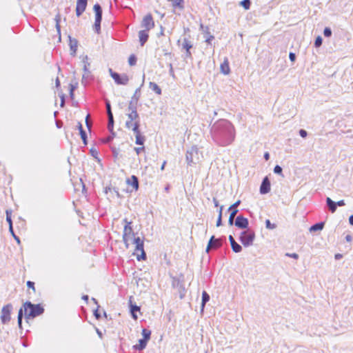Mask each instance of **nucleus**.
<instances>
[{
    "label": "nucleus",
    "instance_id": "nucleus-1",
    "mask_svg": "<svg viewBox=\"0 0 353 353\" xmlns=\"http://www.w3.org/2000/svg\"><path fill=\"white\" fill-rule=\"evenodd\" d=\"M210 134L214 142L222 147L230 145L235 139V129L227 119H219L210 128Z\"/></svg>",
    "mask_w": 353,
    "mask_h": 353
},
{
    "label": "nucleus",
    "instance_id": "nucleus-2",
    "mask_svg": "<svg viewBox=\"0 0 353 353\" xmlns=\"http://www.w3.org/2000/svg\"><path fill=\"white\" fill-rule=\"evenodd\" d=\"M44 312V308L41 304H33L30 301H26L23 303L18 312L17 323L19 328L22 330V320L24 316L26 321L28 322L29 319H34L41 315Z\"/></svg>",
    "mask_w": 353,
    "mask_h": 353
},
{
    "label": "nucleus",
    "instance_id": "nucleus-3",
    "mask_svg": "<svg viewBox=\"0 0 353 353\" xmlns=\"http://www.w3.org/2000/svg\"><path fill=\"white\" fill-rule=\"evenodd\" d=\"M123 221L125 223L123 233V241L125 248L128 249L130 246V241L132 239V236H134V232L131 225L132 221H129L127 219H124Z\"/></svg>",
    "mask_w": 353,
    "mask_h": 353
},
{
    "label": "nucleus",
    "instance_id": "nucleus-4",
    "mask_svg": "<svg viewBox=\"0 0 353 353\" xmlns=\"http://www.w3.org/2000/svg\"><path fill=\"white\" fill-rule=\"evenodd\" d=\"M255 239V233L251 229H247L241 233L239 240L245 247H249L253 244Z\"/></svg>",
    "mask_w": 353,
    "mask_h": 353
},
{
    "label": "nucleus",
    "instance_id": "nucleus-5",
    "mask_svg": "<svg viewBox=\"0 0 353 353\" xmlns=\"http://www.w3.org/2000/svg\"><path fill=\"white\" fill-rule=\"evenodd\" d=\"M184 275L180 274L178 276L172 277V286L178 290L179 297L182 299L185 296Z\"/></svg>",
    "mask_w": 353,
    "mask_h": 353
},
{
    "label": "nucleus",
    "instance_id": "nucleus-6",
    "mask_svg": "<svg viewBox=\"0 0 353 353\" xmlns=\"http://www.w3.org/2000/svg\"><path fill=\"white\" fill-rule=\"evenodd\" d=\"M12 310L13 306L11 303H8L2 307L0 319L3 324L6 325L10 322Z\"/></svg>",
    "mask_w": 353,
    "mask_h": 353
},
{
    "label": "nucleus",
    "instance_id": "nucleus-7",
    "mask_svg": "<svg viewBox=\"0 0 353 353\" xmlns=\"http://www.w3.org/2000/svg\"><path fill=\"white\" fill-rule=\"evenodd\" d=\"M225 240V237L223 236L221 238H215L214 236H212L208 241V246L206 248V252H209L210 250H217L223 245V241Z\"/></svg>",
    "mask_w": 353,
    "mask_h": 353
},
{
    "label": "nucleus",
    "instance_id": "nucleus-8",
    "mask_svg": "<svg viewBox=\"0 0 353 353\" xmlns=\"http://www.w3.org/2000/svg\"><path fill=\"white\" fill-rule=\"evenodd\" d=\"M198 152V148L195 146L192 147L189 150L187 151L185 157L186 161L189 165L196 164L199 161Z\"/></svg>",
    "mask_w": 353,
    "mask_h": 353
},
{
    "label": "nucleus",
    "instance_id": "nucleus-9",
    "mask_svg": "<svg viewBox=\"0 0 353 353\" xmlns=\"http://www.w3.org/2000/svg\"><path fill=\"white\" fill-rule=\"evenodd\" d=\"M88 56H85L83 59L84 73L82 77L81 83L85 86L89 83L91 77V72L89 70L90 63L88 61Z\"/></svg>",
    "mask_w": 353,
    "mask_h": 353
},
{
    "label": "nucleus",
    "instance_id": "nucleus-10",
    "mask_svg": "<svg viewBox=\"0 0 353 353\" xmlns=\"http://www.w3.org/2000/svg\"><path fill=\"white\" fill-rule=\"evenodd\" d=\"M141 26L145 30H150L154 27V21L151 14L149 13L143 17Z\"/></svg>",
    "mask_w": 353,
    "mask_h": 353
},
{
    "label": "nucleus",
    "instance_id": "nucleus-11",
    "mask_svg": "<svg viewBox=\"0 0 353 353\" xmlns=\"http://www.w3.org/2000/svg\"><path fill=\"white\" fill-rule=\"evenodd\" d=\"M128 119L125 121V128L130 129L132 128V123L140 121L139 115L137 112H128L127 113Z\"/></svg>",
    "mask_w": 353,
    "mask_h": 353
},
{
    "label": "nucleus",
    "instance_id": "nucleus-12",
    "mask_svg": "<svg viewBox=\"0 0 353 353\" xmlns=\"http://www.w3.org/2000/svg\"><path fill=\"white\" fill-rule=\"evenodd\" d=\"M241 201L238 200L228 208V211L230 212V214L228 219V224L230 225H234V219L236 214L238 213L239 210H237V207L240 205Z\"/></svg>",
    "mask_w": 353,
    "mask_h": 353
},
{
    "label": "nucleus",
    "instance_id": "nucleus-13",
    "mask_svg": "<svg viewBox=\"0 0 353 353\" xmlns=\"http://www.w3.org/2000/svg\"><path fill=\"white\" fill-rule=\"evenodd\" d=\"M112 78L118 85H127L129 81L128 76L126 74L113 73Z\"/></svg>",
    "mask_w": 353,
    "mask_h": 353
},
{
    "label": "nucleus",
    "instance_id": "nucleus-14",
    "mask_svg": "<svg viewBox=\"0 0 353 353\" xmlns=\"http://www.w3.org/2000/svg\"><path fill=\"white\" fill-rule=\"evenodd\" d=\"M234 224L235 225V226H236L237 228H239L240 229H245V230L249 229L248 228V225H249L248 219L247 218L243 216L242 215H239L236 218V220L234 222Z\"/></svg>",
    "mask_w": 353,
    "mask_h": 353
},
{
    "label": "nucleus",
    "instance_id": "nucleus-15",
    "mask_svg": "<svg viewBox=\"0 0 353 353\" xmlns=\"http://www.w3.org/2000/svg\"><path fill=\"white\" fill-rule=\"evenodd\" d=\"M88 4V0H77L76 6V14L80 17L85 10Z\"/></svg>",
    "mask_w": 353,
    "mask_h": 353
},
{
    "label": "nucleus",
    "instance_id": "nucleus-16",
    "mask_svg": "<svg viewBox=\"0 0 353 353\" xmlns=\"http://www.w3.org/2000/svg\"><path fill=\"white\" fill-rule=\"evenodd\" d=\"M270 191V181L268 176L263 178L261 186L260 193L261 194H268Z\"/></svg>",
    "mask_w": 353,
    "mask_h": 353
},
{
    "label": "nucleus",
    "instance_id": "nucleus-17",
    "mask_svg": "<svg viewBox=\"0 0 353 353\" xmlns=\"http://www.w3.org/2000/svg\"><path fill=\"white\" fill-rule=\"evenodd\" d=\"M135 251L141 252V254H137V259L138 261L145 260L146 259V254L144 251V242L141 243L137 244L135 247Z\"/></svg>",
    "mask_w": 353,
    "mask_h": 353
},
{
    "label": "nucleus",
    "instance_id": "nucleus-18",
    "mask_svg": "<svg viewBox=\"0 0 353 353\" xmlns=\"http://www.w3.org/2000/svg\"><path fill=\"white\" fill-rule=\"evenodd\" d=\"M148 31L149 30H142L139 32V39L141 46L145 45L149 38Z\"/></svg>",
    "mask_w": 353,
    "mask_h": 353
},
{
    "label": "nucleus",
    "instance_id": "nucleus-19",
    "mask_svg": "<svg viewBox=\"0 0 353 353\" xmlns=\"http://www.w3.org/2000/svg\"><path fill=\"white\" fill-rule=\"evenodd\" d=\"M69 37V46L71 50V54L72 56H75L77 47H78V41L76 39L72 38L70 36Z\"/></svg>",
    "mask_w": 353,
    "mask_h": 353
},
{
    "label": "nucleus",
    "instance_id": "nucleus-20",
    "mask_svg": "<svg viewBox=\"0 0 353 353\" xmlns=\"http://www.w3.org/2000/svg\"><path fill=\"white\" fill-rule=\"evenodd\" d=\"M182 47L186 50V57H190V49L192 48V43L186 38H184L182 43Z\"/></svg>",
    "mask_w": 353,
    "mask_h": 353
},
{
    "label": "nucleus",
    "instance_id": "nucleus-21",
    "mask_svg": "<svg viewBox=\"0 0 353 353\" xmlns=\"http://www.w3.org/2000/svg\"><path fill=\"white\" fill-rule=\"evenodd\" d=\"M221 72L223 74H229L230 72V68L229 65L228 59L225 57L223 62L221 64Z\"/></svg>",
    "mask_w": 353,
    "mask_h": 353
},
{
    "label": "nucleus",
    "instance_id": "nucleus-22",
    "mask_svg": "<svg viewBox=\"0 0 353 353\" xmlns=\"http://www.w3.org/2000/svg\"><path fill=\"white\" fill-rule=\"evenodd\" d=\"M77 127L78 130H79V134H80V136L83 141V144L87 145L88 144V140H87L88 137H87L86 132L83 128V125H82L81 123L78 122Z\"/></svg>",
    "mask_w": 353,
    "mask_h": 353
},
{
    "label": "nucleus",
    "instance_id": "nucleus-23",
    "mask_svg": "<svg viewBox=\"0 0 353 353\" xmlns=\"http://www.w3.org/2000/svg\"><path fill=\"white\" fill-rule=\"evenodd\" d=\"M127 183H128L129 185H131L135 190H137L139 189V179L135 175H132L130 179H128Z\"/></svg>",
    "mask_w": 353,
    "mask_h": 353
},
{
    "label": "nucleus",
    "instance_id": "nucleus-24",
    "mask_svg": "<svg viewBox=\"0 0 353 353\" xmlns=\"http://www.w3.org/2000/svg\"><path fill=\"white\" fill-rule=\"evenodd\" d=\"M93 10L95 12V20L102 21V8L99 3L94 5Z\"/></svg>",
    "mask_w": 353,
    "mask_h": 353
},
{
    "label": "nucleus",
    "instance_id": "nucleus-25",
    "mask_svg": "<svg viewBox=\"0 0 353 353\" xmlns=\"http://www.w3.org/2000/svg\"><path fill=\"white\" fill-rule=\"evenodd\" d=\"M130 309L132 317L134 319H137V312L140 311V307L137 306L136 304H133L132 301L130 300Z\"/></svg>",
    "mask_w": 353,
    "mask_h": 353
},
{
    "label": "nucleus",
    "instance_id": "nucleus-26",
    "mask_svg": "<svg viewBox=\"0 0 353 353\" xmlns=\"http://www.w3.org/2000/svg\"><path fill=\"white\" fill-rule=\"evenodd\" d=\"M336 203L334 201H332L330 197H327L326 199V205L329 209V210L332 212V213H334L336 212V208H337V206H336Z\"/></svg>",
    "mask_w": 353,
    "mask_h": 353
},
{
    "label": "nucleus",
    "instance_id": "nucleus-27",
    "mask_svg": "<svg viewBox=\"0 0 353 353\" xmlns=\"http://www.w3.org/2000/svg\"><path fill=\"white\" fill-rule=\"evenodd\" d=\"M148 342V341H147L144 339H141L139 340V343L137 345H134L133 346V348L136 350L141 351L145 348Z\"/></svg>",
    "mask_w": 353,
    "mask_h": 353
},
{
    "label": "nucleus",
    "instance_id": "nucleus-28",
    "mask_svg": "<svg viewBox=\"0 0 353 353\" xmlns=\"http://www.w3.org/2000/svg\"><path fill=\"white\" fill-rule=\"evenodd\" d=\"M324 225H325V223L324 222L316 223L312 225L310 228V232H312L321 231V230H322L323 229Z\"/></svg>",
    "mask_w": 353,
    "mask_h": 353
},
{
    "label": "nucleus",
    "instance_id": "nucleus-29",
    "mask_svg": "<svg viewBox=\"0 0 353 353\" xmlns=\"http://www.w3.org/2000/svg\"><path fill=\"white\" fill-rule=\"evenodd\" d=\"M138 101L131 99L128 107V112H137Z\"/></svg>",
    "mask_w": 353,
    "mask_h": 353
},
{
    "label": "nucleus",
    "instance_id": "nucleus-30",
    "mask_svg": "<svg viewBox=\"0 0 353 353\" xmlns=\"http://www.w3.org/2000/svg\"><path fill=\"white\" fill-rule=\"evenodd\" d=\"M149 88L152 91H154L156 94L160 95L161 94V89L160 87L154 82H150Z\"/></svg>",
    "mask_w": 353,
    "mask_h": 353
},
{
    "label": "nucleus",
    "instance_id": "nucleus-31",
    "mask_svg": "<svg viewBox=\"0 0 353 353\" xmlns=\"http://www.w3.org/2000/svg\"><path fill=\"white\" fill-rule=\"evenodd\" d=\"M139 127H140V121H137L135 123H132V128L130 129H132V130L133 131L134 134H141Z\"/></svg>",
    "mask_w": 353,
    "mask_h": 353
},
{
    "label": "nucleus",
    "instance_id": "nucleus-32",
    "mask_svg": "<svg viewBox=\"0 0 353 353\" xmlns=\"http://www.w3.org/2000/svg\"><path fill=\"white\" fill-rule=\"evenodd\" d=\"M232 250L235 253H239L241 252L242 247L240 244H239L236 241L231 244Z\"/></svg>",
    "mask_w": 353,
    "mask_h": 353
},
{
    "label": "nucleus",
    "instance_id": "nucleus-33",
    "mask_svg": "<svg viewBox=\"0 0 353 353\" xmlns=\"http://www.w3.org/2000/svg\"><path fill=\"white\" fill-rule=\"evenodd\" d=\"M6 221L9 224V231L10 233H13V227H12V221L11 219V213L8 212V210L6 211Z\"/></svg>",
    "mask_w": 353,
    "mask_h": 353
},
{
    "label": "nucleus",
    "instance_id": "nucleus-34",
    "mask_svg": "<svg viewBox=\"0 0 353 353\" xmlns=\"http://www.w3.org/2000/svg\"><path fill=\"white\" fill-rule=\"evenodd\" d=\"M209 300H210V295L205 291H203L202 293V302H201L202 308L204 307L205 303L207 302H208Z\"/></svg>",
    "mask_w": 353,
    "mask_h": 353
},
{
    "label": "nucleus",
    "instance_id": "nucleus-35",
    "mask_svg": "<svg viewBox=\"0 0 353 353\" xmlns=\"http://www.w3.org/2000/svg\"><path fill=\"white\" fill-rule=\"evenodd\" d=\"M136 141L135 143L137 145H143L145 141V137L142 136L141 134H135Z\"/></svg>",
    "mask_w": 353,
    "mask_h": 353
},
{
    "label": "nucleus",
    "instance_id": "nucleus-36",
    "mask_svg": "<svg viewBox=\"0 0 353 353\" xmlns=\"http://www.w3.org/2000/svg\"><path fill=\"white\" fill-rule=\"evenodd\" d=\"M60 15L59 14H57L56 15L55 17V21H56V29L57 30V32L59 35V39H61V26H60Z\"/></svg>",
    "mask_w": 353,
    "mask_h": 353
},
{
    "label": "nucleus",
    "instance_id": "nucleus-37",
    "mask_svg": "<svg viewBox=\"0 0 353 353\" xmlns=\"http://www.w3.org/2000/svg\"><path fill=\"white\" fill-rule=\"evenodd\" d=\"M142 339L149 341L150 339L151 331L144 328L142 330Z\"/></svg>",
    "mask_w": 353,
    "mask_h": 353
},
{
    "label": "nucleus",
    "instance_id": "nucleus-38",
    "mask_svg": "<svg viewBox=\"0 0 353 353\" xmlns=\"http://www.w3.org/2000/svg\"><path fill=\"white\" fill-rule=\"evenodd\" d=\"M101 21L95 20L93 29L94 32L97 34H99L101 32Z\"/></svg>",
    "mask_w": 353,
    "mask_h": 353
},
{
    "label": "nucleus",
    "instance_id": "nucleus-39",
    "mask_svg": "<svg viewBox=\"0 0 353 353\" xmlns=\"http://www.w3.org/2000/svg\"><path fill=\"white\" fill-rule=\"evenodd\" d=\"M108 129L109 131H112L114 128V117L113 116L108 117Z\"/></svg>",
    "mask_w": 353,
    "mask_h": 353
},
{
    "label": "nucleus",
    "instance_id": "nucleus-40",
    "mask_svg": "<svg viewBox=\"0 0 353 353\" xmlns=\"http://www.w3.org/2000/svg\"><path fill=\"white\" fill-rule=\"evenodd\" d=\"M169 1H171L172 3V6L174 7H179V8H183V0H168Z\"/></svg>",
    "mask_w": 353,
    "mask_h": 353
},
{
    "label": "nucleus",
    "instance_id": "nucleus-41",
    "mask_svg": "<svg viewBox=\"0 0 353 353\" xmlns=\"http://www.w3.org/2000/svg\"><path fill=\"white\" fill-rule=\"evenodd\" d=\"M140 97H141V87L137 88L135 90L134 94L132 97L131 99L138 101L140 99Z\"/></svg>",
    "mask_w": 353,
    "mask_h": 353
},
{
    "label": "nucleus",
    "instance_id": "nucleus-42",
    "mask_svg": "<svg viewBox=\"0 0 353 353\" xmlns=\"http://www.w3.org/2000/svg\"><path fill=\"white\" fill-rule=\"evenodd\" d=\"M130 65H134L137 63V57L134 54H131L128 59Z\"/></svg>",
    "mask_w": 353,
    "mask_h": 353
},
{
    "label": "nucleus",
    "instance_id": "nucleus-43",
    "mask_svg": "<svg viewBox=\"0 0 353 353\" xmlns=\"http://www.w3.org/2000/svg\"><path fill=\"white\" fill-rule=\"evenodd\" d=\"M241 5L246 10L249 9L251 5L250 0H243L241 1Z\"/></svg>",
    "mask_w": 353,
    "mask_h": 353
},
{
    "label": "nucleus",
    "instance_id": "nucleus-44",
    "mask_svg": "<svg viewBox=\"0 0 353 353\" xmlns=\"http://www.w3.org/2000/svg\"><path fill=\"white\" fill-rule=\"evenodd\" d=\"M105 105H106V111H107L108 117L113 116V114H112V110H111L110 103L109 101H106Z\"/></svg>",
    "mask_w": 353,
    "mask_h": 353
},
{
    "label": "nucleus",
    "instance_id": "nucleus-45",
    "mask_svg": "<svg viewBox=\"0 0 353 353\" xmlns=\"http://www.w3.org/2000/svg\"><path fill=\"white\" fill-rule=\"evenodd\" d=\"M265 227L268 229L272 230L276 228V224L272 223L269 219L265 221Z\"/></svg>",
    "mask_w": 353,
    "mask_h": 353
},
{
    "label": "nucleus",
    "instance_id": "nucleus-46",
    "mask_svg": "<svg viewBox=\"0 0 353 353\" xmlns=\"http://www.w3.org/2000/svg\"><path fill=\"white\" fill-rule=\"evenodd\" d=\"M322 43H323V39L321 38V37L320 36H318L316 39H315V41H314V46L316 48H319L320 47L321 45H322Z\"/></svg>",
    "mask_w": 353,
    "mask_h": 353
},
{
    "label": "nucleus",
    "instance_id": "nucleus-47",
    "mask_svg": "<svg viewBox=\"0 0 353 353\" xmlns=\"http://www.w3.org/2000/svg\"><path fill=\"white\" fill-rule=\"evenodd\" d=\"M274 172L275 174H279V175H282L283 176V169L279 165H276L274 168Z\"/></svg>",
    "mask_w": 353,
    "mask_h": 353
},
{
    "label": "nucleus",
    "instance_id": "nucleus-48",
    "mask_svg": "<svg viewBox=\"0 0 353 353\" xmlns=\"http://www.w3.org/2000/svg\"><path fill=\"white\" fill-rule=\"evenodd\" d=\"M77 85H78L77 83H76L74 85H73V84H70V95L71 98H73V97H74V91L77 88Z\"/></svg>",
    "mask_w": 353,
    "mask_h": 353
},
{
    "label": "nucleus",
    "instance_id": "nucleus-49",
    "mask_svg": "<svg viewBox=\"0 0 353 353\" xmlns=\"http://www.w3.org/2000/svg\"><path fill=\"white\" fill-rule=\"evenodd\" d=\"M332 33V30L330 28L326 27L323 30V34L325 37H331Z\"/></svg>",
    "mask_w": 353,
    "mask_h": 353
},
{
    "label": "nucleus",
    "instance_id": "nucleus-50",
    "mask_svg": "<svg viewBox=\"0 0 353 353\" xmlns=\"http://www.w3.org/2000/svg\"><path fill=\"white\" fill-rule=\"evenodd\" d=\"M99 305H98L97 309L93 312V314L97 320L100 319L101 317V314L99 312Z\"/></svg>",
    "mask_w": 353,
    "mask_h": 353
},
{
    "label": "nucleus",
    "instance_id": "nucleus-51",
    "mask_svg": "<svg viewBox=\"0 0 353 353\" xmlns=\"http://www.w3.org/2000/svg\"><path fill=\"white\" fill-rule=\"evenodd\" d=\"M111 150L112 152V155L114 158H117L119 155V150L117 149L115 147H112Z\"/></svg>",
    "mask_w": 353,
    "mask_h": 353
},
{
    "label": "nucleus",
    "instance_id": "nucleus-52",
    "mask_svg": "<svg viewBox=\"0 0 353 353\" xmlns=\"http://www.w3.org/2000/svg\"><path fill=\"white\" fill-rule=\"evenodd\" d=\"M285 256L290 257V258H293L294 259H299V255L296 253H286Z\"/></svg>",
    "mask_w": 353,
    "mask_h": 353
},
{
    "label": "nucleus",
    "instance_id": "nucleus-53",
    "mask_svg": "<svg viewBox=\"0 0 353 353\" xmlns=\"http://www.w3.org/2000/svg\"><path fill=\"white\" fill-rule=\"evenodd\" d=\"M142 242H143V241L140 238V237H134V240H133V243L135 244L136 245L137 244H139V243H141Z\"/></svg>",
    "mask_w": 353,
    "mask_h": 353
},
{
    "label": "nucleus",
    "instance_id": "nucleus-54",
    "mask_svg": "<svg viewBox=\"0 0 353 353\" xmlns=\"http://www.w3.org/2000/svg\"><path fill=\"white\" fill-rule=\"evenodd\" d=\"M299 135L303 137V138H305L307 135V132L306 130H303V129H301L299 130Z\"/></svg>",
    "mask_w": 353,
    "mask_h": 353
},
{
    "label": "nucleus",
    "instance_id": "nucleus-55",
    "mask_svg": "<svg viewBox=\"0 0 353 353\" xmlns=\"http://www.w3.org/2000/svg\"><path fill=\"white\" fill-rule=\"evenodd\" d=\"M91 154L92 157H94V158H97V155H98V152L97 151L96 149L94 148H91L90 150Z\"/></svg>",
    "mask_w": 353,
    "mask_h": 353
},
{
    "label": "nucleus",
    "instance_id": "nucleus-56",
    "mask_svg": "<svg viewBox=\"0 0 353 353\" xmlns=\"http://www.w3.org/2000/svg\"><path fill=\"white\" fill-rule=\"evenodd\" d=\"M27 286L29 288H32L34 291H35V288H34V283L32 282V281H28L27 282Z\"/></svg>",
    "mask_w": 353,
    "mask_h": 353
},
{
    "label": "nucleus",
    "instance_id": "nucleus-57",
    "mask_svg": "<svg viewBox=\"0 0 353 353\" xmlns=\"http://www.w3.org/2000/svg\"><path fill=\"white\" fill-rule=\"evenodd\" d=\"M112 141V137H110V135H109V136H108L106 138H105V139L103 140V142L104 143H110Z\"/></svg>",
    "mask_w": 353,
    "mask_h": 353
},
{
    "label": "nucleus",
    "instance_id": "nucleus-58",
    "mask_svg": "<svg viewBox=\"0 0 353 353\" xmlns=\"http://www.w3.org/2000/svg\"><path fill=\"white\" fill-rule=\"evenodd\" d=\"M289 59L291 61H294L296 60V54L294 52H290Z\"/></svg>",
    "mask_w": 353,
    "mask_h": 353
},
{
    "label": "nucleus",
    "instance_id": "nucleus-59",
    "mask_svg": "<svg viewBox=\"0 0 353 353\" xmlns=\"http://www.w3.org/2000/svg\"><path fill=\"white\" fill-rule=\"evenodd\" d=\"M214 39V37L213 35H209L206 39H205V42L208 43V44H210L211 43V41Z\"/></svg>",
    "mask_w": 353,
    "mask_h": 353
},
{
    "label": "nucleus",
    "instance_id": "nucleus-60",
    "mask_svg": "<svg viewBox=\"0 0 353 353\" xmlns=\"http://www.w3.org/2000/svg\"><path fill=\"white\" fill-rule=\"evenodd\" d=\"M222 225V217H221V216H218V219H217V221H216V225L217 227H219Z\"/></svg>",
    "mask_w": 353,
    "mask_h": 353
},
{
    "label": "nucleus",
    "instance_id": "nucleus-61",
    "mask_svg": "<svg viewBox=\"0 0 353 353\" xmlns=\"http://www.w3.org/2000/svg\"><path fill=\"white\" fill-rule=\"evenodd\" d=\"M144 147H141V148H134V150L136 151L137 154H139L141 153V151H143L144 150Z\"/></svg>",
    "mask_w": 353,
    "mask_h": 353
},
{
    "label": "nucleus",
    "instance_id": "nucleus-62",
    "mask_svg": "<svg viewBox=\"0 0 353 353\" xmlns=\"http://www.w3.org/2000/svg\"><path fill=\"white\" fill-rule=\"evenodd\" d=\"M336 206H344L345 205V203L344 200H340L338 202H336Z\"/></svg>",
    "mask_w": 353,
    "mask_h": 353
},
{
    "label": "nucleus",
    "instance_id": "nucleus-63",
    "mask_svg": "<svg viewBox=\"0 0 353 353\" xmlns=\"http://www.w3.org/2000/svg\"><path fill=\"white\" fill-rule=\"evenodd\" d=\"M345 240L347 241V242H351L352 240V236L350 235V234H347L345 236Z\"/></svg>",
    "mask_w": 353,
    "mask_h": 353
},
{
    "label": "nucleus",
    "instance_id": "nucleus-64",
    "mask_svg": "<svg viewBox=\"0 0 353 353\" xmlns=\"http://www.w3.org/2000/svg\"><path fill=\"white\" fill-rule=\"evenodd\" d=\"M349 223L350 225H353V214L349 217Z\"/></svg>",
    "mask_w": 353,
    "mask_h": 353
}]
</instances>
